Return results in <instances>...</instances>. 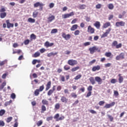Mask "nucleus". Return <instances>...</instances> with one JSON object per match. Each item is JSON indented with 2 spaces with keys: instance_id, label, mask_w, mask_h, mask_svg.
I'll return each mask as SVG.
<instances>
[{
  "instance_id": "1",
  "label": "nucleus",
  "mask_w": 127,
  "mask_h": 127,
  "mask_svg": "<svg viewBox=\"0 0 127 127\" xmlns=\"http://www.w3.org/2000/svg\"><path fill=\"white\" fill-rule=\"evenodd\" d=\"M88 50L90 54H94V53H95V52H96V51L97 52H101V50L96 46H93L92 47L89 48Z\"/></svg>"
},
{
  "instance_id": "2",
  "label": "nucleus",
  "mask_w": 127,
  "mask_h": 127,
  "mask_svg": "<svg viewBox=\"0 0 127 127\" xmlns=\"http://www.w3.org/2000/svg\"><path fill=\"white\" fill-rule=\"evenodd\" d=\"M60 116V115L58 113L54 116V119H55V120H56V122H59V121H63V120L65 119V117L64 116H62L59 118Z\"/></svg>"
},
{
  "instance_id": "3",
  "label": "nucleus",
  "mask_w": 127,
  "mask_h": 127,
  "mask_svg": "<svg viewBox=\"0 0 127 127\" xmlns=\"http://www.w3.org/2000/svg\"><path fill=\"white\" fill-rule=\"evenodd\" d=\"M112 47H116L117 49H119V48H122V46H123V45L122 43H120L118 45V41H114L112 43Z\"/></svg>"
},
{
  "instance_id": "4",
  "label": "nucleus",
  "mask_w": 127,
  "mask_h": 127,
  "mask_svg": "<svg viewBox=\"0 0 127 127\" xmlns=\"http://www.w3.org/2000/svg\"><path fill=\"white\" fill-rule=\"evenodd\" d=\"M44 4L41 3L40 2H36L34 4V7H38L39 6V10H42L43 9V6Z\"/></svg>"
},
{
  "instance_id": "5",
  "label": "nucleus",
  "mask_w": 127,
  "mask_h": 127,
  "mask_svg": "<svg viewBox=\"0 0 127 127\" xmlns=\"http://www.w3.org/2000/svg\"><path fill=\"white\" fill-rule=\"evenodd\" d=\"M67 64L70 66H75L78 64V62L75 60H69L67 62Z\"/></svg>"
},
{
  "instance_id": "6",
  "label": "nucleus",
  "mask_w": 127,
  "mask_h": 127,
  "mask_svg": "<svg viewBox=\"0 0 127 127\" xmlns=\"http://www.w3.org/2000/svg\"><path fill=\"white\" fill-rule=\"evenodd\" d=\"M87 32L90 34L95 33V28L92 27V26L89 25L87 28Z\"/></svg>"
},
{
  "instance_id": "7",
  "label": "nucleus",
  "mask_w": 127,
  "mask_h": 127,
  "mask_svg": "<svg viewBox=\"0 0 127 127\" xmlns=\"http://www.w3.org/2000/svg\"><path fill=\"white\" fill-rule=\"evenodd\" d=\"M111 29L110 28L106 30V32L101 35V38H105V37H107V36H108V35L110 34V32H111Z\"/></svg>"
},
{
  "instance_id": "8",
  "label": "nucleus",
  "mask_w": 127,
  "mask_h": 127,
  "mask_svg": "<svg viewBox=\"0 0 127 127\" xmlns=\"http://www.w3.org/2000/svg\"><path fill=\"white\" fill-rule=\"evenodd\" d=\"M125 58V53H121L119 55L116 57V60L118 61L123 60Z\"/></svg>"
},
{
  "instance_id": "9",
  "label": "nucleus",
  "mask_w": 127,
  "mask_h": 127,
  "mask_svg": "<svg viewBox=\"0 0 127 127\" xmlns=\"http://www.w3.org/2000/svg\"><path fill=\"white\" fill-rule=\"evenodd\" d=\"M116 27H120V26H125L126 25V22L121 21L120 22H117L115 23Z\"/></svg>"
},
{
  "instance_id": "10",
  "label": "nucleus",
  "mask_w": 127,
  "mask_h": 127,
  "mask_svg": "<svg viewBox=\"0 0 127 127\" xmlns=\"http://www.w3.org/2000/svg\"><path fill=\"white\" fill-rule=\"evenodd\" d=\"M62 36L63 38H64L65 40H69L70 38H71V35L70 34H67L64 32L62 33Z\"/></svg>"
},
{
  "instance_id": "11",
  "label": "nucleus",
  "mask_w": 127,
  "mask_h": 127,
  "mask_svg": "<svg viewBox=\"0 0 127 127\" xmlns=\"http://www.w3.org/2000/svg\"><path fill=\"white\" fill-rule=\"evenodd\" d=\"M95 81H96V82H97L98 84H99V85H101V84L103 83V79H102V78H101L100 76H96L95 77Z\"/></svg>"
},
{
  "instance_id": "12",
  "label": "nucleus",
  "mask_w": 127,
  "mask_h": 127,
  "mask_svg": "<svg viewBox=\"0 0 127 127\" xmlns=\"http://www.w3.org/2000/svg\"><path fill=\"white\" fill-rule=\"evenodd\" d=\"M6 23L7 25V28H10V27L12 28L13 27V26H14V24H13V23L9 22V20H6Z\"/></svg>"
},
{
  "instance_id": "13",
  "label": "nucleus",
  "mask_w": 127,
  "mask_h": 127,
  "mask_svg": "<svg viewBox=\"0 0 127 127\" xmlns=\"http://www.w3.org/2000/svg\"><path fill=\"white\" fill-rule=\"evenodd\" d=\"M116 103L115 102H112L110 104H106L105 106H104V108H106V109H110V108L112 107H114Z\"/></svg>"
},
{
  "instance_id": "14",
  "label": "nucleus",
  "mask_w": 127,
  "mask_h": 127,
  "mask_svg": "<svg viewBox=\"0 0 127 127\" xmlns=\"http://www.w3.org/2000/svg\"><path fill=\"white\" fill-rule=\"evenodd\" d=\"M93 25L97 28V29H100L101 27V23L99 21H96Z\"/></svg>"
},
{
  "instance_id": "15",
  "label": "nucleus",
  "mask_w": 127,
  "mask_h": 127,
  "mask_svg": "<svg viewBox=\"0 0 127 127\" xmlns=\"http://www.w3.org/2000/svg\"><path fill=\"white\" fill-rule=\"evenodd\" d=\"M101 69V66L98 65L97 66H94L92 67L93 72H95V71H99Z\"/></svg>"
},
{
  "instance_id": "16",
  "label": "nucleus",
  "mask_w": 127,
  "mask_h": 127,
  "mask_svg": "<svg viewBox=\"0 0 127 127\" xmlns=\"http://www.w3.org/2000/svg\"><path fill=\"white\" fill-rule=\"evenodd\" d=\"M61 101L62 103H64L65 104L68 103V99L65 96H62L61 98Z\"/></svg>"
},
{
  "instance_id": "17",
  "label": "nucleus",
  "mask_w": 127,
  "mask_h": 127,
  "mask_svg": "<svg viewBox=\"0 0 127 127\" xmlns=\"http://www.w3.org/2000/svg\"><path fill=\"white\" fill-rule=\"evenodd\" d=\"M48 22H52L54 19H55V16L54 15H51V16H49L48 18Z\"/></svg>"
},
{
  "instance_id": "18",
  "label": "nucleus",
  "mask_w": 127,
  "mask_h": 127,
  "mask_svg": "<svg viewBox=\"0 0 127 127\" xmlns=\"http://www.w3.org/2000/svg\"><path fill=\"white\" fill-rule=\"evenodd\" d=\"M118 76L119 77V82L121 84V83H123L124 82V77L122 76V74L121 73L118 74Z\"/></svg>"
},
{
  "instance_id": "19",
  "label": "nucleus",
  "mask_w": 127,
  "mask_h": 127,
  "mask_svg": "<svg viewBox=\"0 0 127 127\" xmlns=\"http://www.w3.org/2000/svg\"><path fill=\"white\" fill-rule=\"evenodd\" d=\"M46 91H48L51 88V81H49L46 85Z\"/></svg>"
},
{
  "instance_id": "20",
  "label": "nucleus",
  "mask_w": 127,
  "mask_h": 127,
  "mask_svg": "<svg viewBox=\"0 0 127 127\" xmlns=\"http://www.w3.org/2000/svg\"><path fill=\"white\" fill-rule=\"evenodd\" d=\"M109 26H111V22H107L106 23H104L103 25V28H107Z\"/></svg>"
},
{
  "instance_id": "21",
  "label": "nucleus",
  "mask_w": 127,
  "mask_h": 127,
  "mask_svg": "<svg viewBox=\"0 0 127 127\" xmlns=\"http://www.w3.org/2000/svg\"><path fill=\"white\" fill-rule=\"evenodd\" d=\"M78 29V25L77 24H74L72 26V27L70 28V30L71 31H74L76 30V29Z\"/></svg>"
},
{
  "instance_id": "22",
  "label": "nucleus",
  "mask_w": 127,
  "mask_h": 127,
  "mask_svg": "<svg viewBox=\"0 0 127 127\" xmlns=\"http://www.w3.org/2000/svg\"><path fill=\"white\" fill-rule=\"evenodd\" d=\"M89 80L90 83H91L92 85H95V84H96V81L93 77H90Z\"/></svg>"
},
{
  "instance_id": "23",
  "label": "nucleus",
  "mask_w": 127,
  "mask_h": 127,
  "mask_svg": "<svg viewBox=\"0 0 127 127\" xmlns=\"http://www.w3.org/2000/svg\"><path fill=\"white\" fill-rule=\"evenodd\" d=\"M60 109V103H56L55 105V111H58Z\"/></svg>"
},
{
  "instance_id": "24",
  "label": "nucleus",
  "mask_w": 127,
  "mask_h": 127,
  "mask_svg": "<svg viewBox=\"0 0 127 127\" xmlns=\"http://www.w3.org/2000/svg\"><path fill=\"white\" fill-rule=\"evenodd\" d=\"M42 103L43 105H46V106H48V105H49V102L46 99H43L42 101Z\"/></svg>"
},
{
  "instance_id": "25",
  "label": "nucleus",
  "mask_w": 127,
  "mask_h": 127,
  "mask_svg": "<svg viewBox=\"0 0 127 127\" xmlns=\"http://www.w3.org/2000/svg\"><path fill=\"white\" fill-rule=\"evenodd\" d=\"M57 54H58V53L51 52V53H50L49 54H48L47 55V57H51V56H55V55H56Z\"/></svg>"
},
{
  "instance_id": "26",
  "label": "nucleus",
  "mask_w": 127,
  "mask_h": 127,
  "mask_svg": "<svg viewBox=\"0 0 127 127\" xmlns=\"http://www.w3.org/2000/svg\"><path fill=\"white\" fill-rule=\"evenodd\" d=\"M5 86H6V82L5 81L0 86V90H2Z\"/></svg>"
},
{
  "instance_id": "27",
  "label": "nucleus",
  "mask_w": 127,
  "mask_h": 127,
  "mask_svg": "<svg viewBox=\"0 0 127 127\" xmlns=\"http://www.w3.org/2000/svg\"><path fill=\"white\" fill-rule=\"evenodd\" d=\"M6 16V12H4L0 13V18H4Z\"/></svg>"
},
{
  "instance_id": "28",
  "label": "nucleus",
  "mask_w": 127,
  "mask_h": 127,
  "mask_svg": "<svg viewBox=\"0 0 127 127\" xmlns=\"http://www.w3.org/2000/svg\"><path fill=\"white\" fill-rule=\"evenodd\" d=\"M39 56H40V53H39V52H36L33 55V57H34V58H36L37 57H39Z\"/></svg>"
},
{
  "instance_id": "29",
  "label": "nucleus",
  "mask_w": 127,
  "mask_h": 127,
  "mask_svg": "<svg viewBox=\"0 0 127 127\" xmlns=\"http://www.w3.org/2000/svg\"><path fill=\"white\" fill-rule=\"evenodd\" d=\"M108 7L109 9H114V7H115V6H114V4L113 3H110L108 5Z\"/></svg>"
},
{
  "instance_id": "30",
  "label": "nucleus",
  "mask_w": 127,
  "mask_h": 127,
  "mask_svg": "<svg viewBox=\"0 0 127 127\" xmlns=\"http://www.w3.org/2000/svg\"><path fill=\"white\" fill-rule=\"evenodd\" d=\"M86 7H87V5H86L85 4H80L79 6V8L80 9H85Z\"/></svg>"
},
{
  "instance_id": "31",
  "label": "nucleus",
  "mask_w": 127,
  "mask_h": 127,
  "mask_svg": "<svg viewBox=\"0 0 127 127\" xmlns=\"http://www.w3.org/2000/svg\"><path fill=\"white\" fill-rule=\"evenodd\" d=\"M70 97L71 98H73V99H76L77 98V96L76 93L72 92L70 94Z\"/></svg>"
},
{
  "instance_id": "32",
  "label": "nucleus",
  "mask_w": 127,
  "mask_h": 127,
  "mask_svg": "<svg viewBox=\"0 0 127 127\" xmlns=\"http://www.w3.org/2000/svg\"><path fill=\"white\" fill-rule=\"evenodd\" d=\"M80 69V66H76L75 67H73L71 68V72H75V71H77V70H79Z\"/></svg>"
},
{
  "instance_id": "33",
  "label": "nucleus",
  "mask_w": 127,
  "mask_h": 127,
  "mask_svg": "<svg viewBox=\"0 0 127 127\" xmlns=\"http://www.w3.org/2000/svg\"><path fill=\"white\" fill-rule=\"evenodd\" d=\"M28 22H31V23H34L35 22V19H33L32 18H29L28 19Z\"/></svg>"
},
{
  "instance_id": "34",
  "label": "nucleus",
  "mask_w": 127,
  "mask_h": 127,
  "mask_svg": "<svg viewBox=\"0 0 127 127\" xmlns=\"http://www.w3.org/2000/svg\"><path fill=\"white\" fill-rule=\"evenodd\" d=\"M5 114V110L2 109L0 111V117H2Z\"/></svg>"
},
{
  "instance_id": "35",
  "label": "nucleus",
  "mask_w": 127,
  "mask_h": 127,
  "mask_svg": "<svg viewBox=\"0 0 127 127\" xmlns=\"http://www.w3.org/2000/svg\"><path fill=\"white\" fill-rule=\"evenodd\" d=\"M38 15V11H35L33 13V17L35 18L37 17V16Z\"/></svg>"
},
{
  "instance_id": "36",
  "label": "nucleus",
  "mask_w": 127,
  "mask_h": 127,
  "mask_svg": "<svg viewBox=\"0 0 127 127\" xmlns=\"http://www.w3.org/2000/svg\"><path fill=\"white\" fill-rule=\"evenodd\" d=\"M42 124H43V121L40 120L37 123L36 125L37 127H40V126L42 125Z\"/></svg>"
},
{
  "instance_id": "37",
  "label": "nucleus",
  "mask_w": 127,
  "mask_h": 127,
  "mask_svg": "<svg viewBox=\"0 0 127 127\" xmlns=\"http://www.w3.org/2000/svg\"><path fill=\"white\" fill-rule=\"evenodd\" d=\"M64 68L65 71H68V70H70V66L66 64L64 66Z\"/></svg>"
},
{
  "instance_id": "38",
  "label": "nucleus",
  "mask_w": 127,
  "mask_h": 127,
  "mask_svg": "<svg viewBox=\"0 0 127 127\" xmlns=\"http://www.w3.org/2000/svg\"><path fill=\"white\" fill-rule=\"evenodd\" d=\"M81 77H82V74H78L74 77V80H79V79H80Z\"/></svg>"
},
{
  "instance_id": "39",
  "label": "nucleus",
  "mask_w": 127,
  "mask_h": 127,
  "mask_svg": "<svg viewBox=\"0 0 127 127\" xmlns=\"http://www.w3.org/2000/svg\"><path fill=\"white\" fill-rule=\"evenodd\" d=\"M110 82L112 84H116V83L118 82V80H117V79L113 78L111 80Z\"/></svg>"
},
{
  "instance_id": "40",
  "label": "nucleus",
  "mask_w": 127,
  "mask_h": 127,
  "mask_svg": "<svg viewBox=\"0 0 127 127\" xmlns=\"http://www.w3.org/2000/svg\"><path fill=\"white\" fill-rule=\"evenodd\" d=\"M105 56L106 57H111V56H112V53H111V52H106L105 54Z\"/></svg>"
},
{
  "instance_id": "41",
  "label": "nucleus",
  "mask_w": 127,
  "mask_h": 127,
  "mask_svg": "<svg viewBox=\"0 0 127 127\" xmlns=\"http://www.w3.org/2000/svg\"><path fill=\"white\" fill-rule=\"evenodd\" d=\"M62 17L63 18L65 19V18H69V14L67 13V14H64L62 15Z\"/></svg>"
},
{
  "instance_id": "42",
  "label": "nucleus",
  "mask_w": 127,
  "mask_h": 127,
  "mask_svg": "<svg viewBox=\"0 0 127 127\" xmlns=\"http://www.w3.org/2000/svg\"><path fill=\"white\" fill-rule=\"evenodd\" d=\"M54 93V91H53V90H52V89H50L47 93V95L48 96H51V95H52V94Z\"/></svg>"
},
{
  "instance_id": "43",
  "label": "nucleus",
  "mask_w": 127,
  "mask_h": 127,
  "mask_svg": "<svg viewBox=\"0 0 127 127\" xmlns=\"http://www.w3.org/2000/svg\"><path fill=\"white\" fill-rule=\"evenodd\" d=\"M107 117L108 119H109L110 122H113V121H114V117H113V116L111 115H107Z\"/></svg>"
},
{
  "instance_id": "44",
  "label": "nucleus",
  "mask_w": 127,
  "mask_h": 127,
  "mask_svg": "<svg viewBox=\"0 0 127 127\" xmlns=\"http://www.w3.org/2000/svg\"><path fill=\"white\" fill-rule=\"evenodd\" d=\"M5 126V123L2 120H0V127H4Z\"/></svg>"
},
{
  "instance_id": "45",
  "label": "nucleus",
  "mask_w": 127,
  "mask_h": 127,
  "mask_svg": "<svg viewBox=\"0 0 127 127\" xmlns=\"http://www.w3.org/2000/svg\"><path fill=\"white\" fill-rule=\"evenodd\" d=\"M92 90L93 86H92V85H89L87 88V91H88V92H92Z\"/></svg>"
},
{
  "instance_id": "46",
  "label": "nucleus",
  "mask_w": 127,
  "mask_h": 127,
  "mask_svg": "<svg viewBox=\"0 0 127 127\" xmlns=\"http://www.w3.org/2000/svg\"><path fill=\"white\" fill-rule=\"evenodd\" d=\"M45 111H46V107H45V106L44 105H42V111L41 113H44V112H45Z\"/></svg>"
},
{
  "instance_id": "47",
  "label": "nucleus",
  "mask_w": 127,
  "mask_h": 127,
  "mask_svg": "<svg viewBox=\"0 0 127 127\" xmlns=\"http://www.w3.org/2000/svg\"><path fill=\"white\" fill-rule=\"evenodd\" d=\"M12 121V117H10L7 118V120L6 121V123H10Z\"/></svg>"
},
{
  "instance_id": "48",
  "label": "nucleus",
  "mask_w": 127,
  "mask_h": 127,
  "mask_svg": "<svg viewBox=\"0 0 127 127\" xmlns=\"http://www.w3.org/2000/svg\"><path fill=\"white\" fill-rule=\"evenodd\" d=\"M39 92H40L39 91V89H36V90L34 92V94L35 96H38V95H39Z\"/></svg>"
},
{
  "instance_id": "49",
  "label": "nucleus",
  "mask_w": 127,
  "mask_h": 127,
  "mask_svg": "<svg viewBox=\"0 0 127 127\" xmlns=\"http://www.w3.org/2000/svg\"><path fill=\"white\" fill-rule=\"evenodd\" d=\"M30 38L34 40L36 39V36L34 34H32L30 35Z\"/></svg>"
},
{
  "instance_id": "50",
  "label": "nucleus",
  "mask_w": 127,
  "mask_h": 127,
  "mask_svg": "<svg viewBox=\"0 0 127 127\" xmlns=\"http://www.w3.org/2000/svg\"><path fill=\"white\" fill-rule=\"evenodd\" d=\"M38 90L40 92H42V91L44 90V85H42V86H40V88Z\"/></svg>"
},
{
  "instance_id": "51",
  "label": "nucleus",
  "mask_w": 127,
  "mask_h": 127,
  "mask_svg": "<svg viewBox=\"0 0 127 127\" xmlns=\"http://www.w3.org/2000/svg\"><path fill=\"white\" fill-rule=\"evenodd\" d=\"M52 120H53V117H52V116L47 117V119H46V120L47 121V122L52 121Z\"/></svg>"
},
{
  "instance_id": "52",
  "label": "nucleus",
  "mask_w": 127,
  "mask_h": 127,
  "mask_svg": "<svg viewBox=\"0 0 127 127\" xmlns=\"http://www.w3.org/2000/svg\"><path fill=\"white\" fill-rule=\"evenodd\" d=\"M74 35H79L80 34V31L79 30H76L74 32Z\"/></svg>"
},
{
  "instance_id": "53",
  "label": "nucleus",
  "mask_w": 127,
  "mask_h": 127,
  "mask_svg": "<svg viewBox=\"0 0 127 127\" xmlns=\"http://www.w3.org/2000/svg\"><path fill=\"white\" fill-rule=\"evenodd\" d=\"M58 30L57 29H53L52 30L51 33L53 34V33H57Z\"/></svg>"
},
{
  "instance_id": "54",
  "label": "nucleus",
  "mask_w": 127,
  "mask_h": 127,
  "mask_svg": "<svg viewBox=\"0 0 127 127\" xmlns=\"http://www.w3.org/2000/svg\"><path fill=\"white\" fill-rule=\"evenodd\" d=\"M92 95V91H88L87 93L86 97L89 98V97L91 96Z\"/></svg>"
},
{
  "instance_id": "55",
  "label": "nucleus",
  "mask_w": 127,
  "mask_h": 127,
  "mask_svg": "<svg viewBox=\"0 0 127 127\" xmlns=\"http://www.w3.org/2000/svg\"><path fill=\"white\" fill-rule=\"evenodd\" d=\"M6 63H7V62L5 61L1 62L0 63V66H3V65H4V64H6Z\"/></svg>"
},
{
  "instance_id": "56",
  "label": "nucleus",
  "mask_w": 127,
  "mask_h": 127,
  "mask_svg": "<svg viewBox=\"0 0 127 127\" xmlns=\"http://www.w3.org/2000/svg\"><path fill=\"white\" fill-rule=\"evenodd\" d=\"M44 45L45 46V47H46L47 48H48V47H49V42L47 41L45 43Z\"/></svg>"
},
{
  "instance_id": "57",
  "label": "nucleus",
  "mask_w": 127,
  "mask_h": 127,
  "mask_svg": "<svg viewBox=\"0 0 127 127\" xmlns=\"http://www.w3.org/2000/svg\"><path fill=\"white\" fill-rule=\"evenodd\" d=\"M91 45V42H85L83 44L84 46H89V45Z\"/></svg>"
},
{
  "instance_id": "58",
  "label": "nucleus",
  "mask_w": 127,
  "mask_h": 127,
  "mask_svg": "<svg viewBox=\"0 0 127 127\" xmlns=\"http://www.w3.org/2000/svg\"><path fill=\"white\" fill-rule=\"evenodd\" d=\"M101 7H102V4H97L96 5V8H97L98 9L101 8Z\"/></svg>"
},
{
  "instance_id": "59",
  "label": "nucleus",
  "mask_w": 127,
  "mask_h": 127,
  "mask_svg": "<svg viewBox=\"0 0 127 127\" xmlns=\"http://www.w3.org/2000/svg\"><path fill=\"white\" fill-rule=\"evenodd\" d=\"M29 41H30L29 40L27 39L24 41V44H25V45H27L29 44Z\"/></svg>"
},
{
  "instance_id": "60",
  "label": "nucleus",
  "mask_w": 127,
  "mask_h": 127,
  "mask_svg": "<svg viewBox=\"0 0 127 127\" xmlns=\"http://www.w3.org/2000/svg\"><path fill=\"white\" fill-rule=\"evenodd\" d=\"M96 63V60H93L92 61H90L89 63V65H93L94 63Z\"/></svg>"
},
{
  "instance_id": "61",
  "label": "nucleus",
  "mask_w": 127,
  "mask_h": 127,
  "mask_svg": "<svg viewBox=\"0 0 127 127\" xmlns=\"http://www.w3.org/2000/svg\"><path fill=\"white\" fill-rule=\"evenodd\" d=\"M105 101H101L99 102V106H103V105H104L105 104Z\"/></svg>"
},
{
  "instance_id": "62",
  "label": "nucleus",
  "mask_w": 127,
  "mask_h": 127,
  "mask_svg": "<svg viewBox=\"0 0 127 127\" xmlns=\"http://www.w3.org/2000/svg\"><path fill=\"white\" fill-rule=\"evenodd\" d=\"M77 19L76 18H75L71 22V24H74L75 23H76V22H77Z\"/></svg>"
},
{
  "instance_id": "63",
  "label": "nucleus",
  "mask_w": 127,
  "mask_h": 127,
  "mask_svg": "<svg viewBox=\"0 0 127 127\" xmlns=\"http://www.w3.org/2000/svg\"><path fill=\"white\" fill-rule=\"evenodd\" d=\"M15 97H16L15 94H14V93H12V94H11V99H15Z\"/></svg>"
},
{
  "instance_id": "64",
  "label": "nucleus",
  "mask_w": 127,
  "mask_h": 127,
  "mask_svg": "<svg viewBox=\"0 0 127 127\" xmlns=\"http://www.w3.org/2000/svg\"><path fill=\"white\" fill-rule=\"evenodd\" d=\"M6 11L5 8H1L0 9V12L2 13V12H5V11Z\"/></svg>"
}]
</instances>
